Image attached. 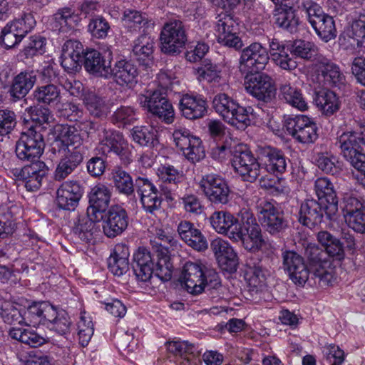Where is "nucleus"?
<instances>
[{
	"label": "nucleus",
	"instance_id": "nucleus-39",
	"mask_svg": "<svg viewBox=\"0 0 365 365\" xmlns=\"http://www.w3.org/2000/svg\"><path fill=\"white\" fill-rule=\"evenodd\" d=\"M262 165L269 173L282 174L287 169V158L281 150L270 149L264 155Z\"/></svg>",
	"mask_w": 365,
	"mask_h": 365
},
{
	"label": "nucleus",
	"instance_id": "nucleus-4",
	"mask_svg": "<svg viewBox=\"0 0 365 365\" xmlns=\"http://www.w3.org/2000/svg\"><path fill=\"white\" fill-rule=\"evenodd\" d=\"M239 220L235 230L231 232L232 237L241 240L245 249L267 251L274 249L269 240L262 235L261 228L254 215L248 209H242L238 214Z\"/></svg>",
	"mask_w": 365,
	"mask_h": 365
},
{
	"label": "nucleus",
	"instance_id": "nucleus-25",
	"mask_svg": "<svg viewBox=\"0 0 365 365\" xmlns=\"http://www.w3.org/2000/svg\"><path fill=\"white\" fill-rule=\"evenodd\" d=\"M128 225L125 210L120 206H112L103 221V230L106 236L114 237L123 233Z\"/></svg>",
	"mask_w": 365,
	"mask_h": 365
},
{
	"label": "nucleus",
	"instance_id": "nucleus-46",
	"mask_svg": "<svg viewBox=\"0 0 365 365\" xmlns=\"http://www.w3.org/2000/svg\"><path fill=\"white\" fill-rule=\"evenodd\" d=\"M9 335L12 339L34 347L38 346L46 342L43 337L30 329L14 327L10 330Z\"/></svg>",
	"mask_w": 365,
	"mask_h": 365
},
{
	"label": "nucleus",
	"instance_id": "nucleus-20",
	"mask_svg": "<svg viewBox=\"0 0 365 365\" xmlns=\"http://www.w3.org/2000/svg\"><path fill=\"white\" fill-rule=\"evenodd\" d=\"M83 195V188L76 181L63 182L56 190L58 207L66 210H74Z\"/></svg>",
	"mask_w": 365,
	"mask_h": 365
},
{
	"label": "nucleus",
	"instance_id": "nucleus-49",
	"mask_svg": "<svg viewBox=\"0 0 365 365\" xmlns=\"http://www.w3.org/2000/svg\"><path fill=\"white\" fill-rule=\"evenodd\" d=\"M198 80L208 83H218L221 78V71L219 66L205 60L196 70Z\"/></svg>",
	"mask_w": 365,
	"mask_h": 365
},
{
	"label": "nucleus",
	"instance_id": "nucleus-1",
	"mask_svg": "<svg viewBox=\"0 0 365 365\" xmlns=\"http://www.w3.org/2000/svg\"><path fill=\"white\" fill-rule=\"evenodd\" d=\"M344 252H285L284 266L295 284H304L307 281L318 282L321 286L329 285L335 279V268L344 257Z\"/></svg>",
	"mask_w": 365,
	"mask_h": 365
},
{
	"label": "nucleus",
	"instance_id": "nucleus-10",
	"mask_svg": "<svg viewBox=\"0 0 365 365\" xmlns=\"http://www.w3.org/2000/svg\"><path fill=\"white\" fill-rule=\"evenodd\" d=\"M44 141L42 135L31 127L23 132L16 144L17 158L24 161H36L42 155Z\"/></svg>",
	"mask_w": 365,
	"mask_h": 365
},
{
	"label": "nucleus",
	"instance_id": "nucleus-50",
	"mask_svg": "<svg viewBox=\"0 0 365 365\" xmlns=\"http://www.w3.org/2000/svg\"><path fill=\"white\" fill-rule=\"evenodd\" d=\"M274 16L276 24L279 26L292 33L296 31L299 24V19L292 8L278 9Z\"/></svg>",
	"mask_w": 365,
	"mask_h": 365
},
{
	"label": "nucleus",
	"instance_id": "nucleus-14",
	"mask_svg": "<svg viewBox=\"0 0 365 365\" xmlns=\"http://www.w3.org/2000/svg\"><path fill=\"white\" fill-rule=\"evenodd\" d=\"M246 91L258 100L269 101L275 97L276 87L273 79L265 73L258 71L245 76Z\"/></svg>",
	"mask_w": 365,
	"mask_h": 365
},
{
	"label": "nucleus",
	"instance_id": "nucleus-53",
	"mask_svg": "<svg viewBox=\"0 0 365 365\" xmlns=\"http://www.w3.org/2000/svg\"><path fill=\"white\" fill-rule=\"evenodd\" d=\"M152 249L155 251H175L180 249V245L172 236L168 235L164 231L160 230L157 235L150 239Z\"/></svg>",
	"mask_w": 365,
	"mask_h": 365
},
{
	"label": "nucleus",
	"instance_id": "nucleus-23",
	"mask_svg": "<svg viewBox=\"0 0 365 365\" xmlns=\"http://www.w3.org/2000/svg\"><path fill=\"white\" fill-rule=\"evenodd\" d=\"M135 187L140 202L146 212L152 213L160 207L161 198L158 196V189L151 181L145 178H138L135 180Z\"/></svg>",
	"mask_w": 365,
	"mask_h": 365
},
{
	"label": "nucleus",
	"instance_id": "nucleus-57",
	"mask_svg": "<svg viewBox=\"0 0 365 365\" xmlns=\"http://www.w3.org/2000/svg\"><path fill=\"white\" fill-rule=\"evenodd\" d=\"M314 43L304 40H296L291 46V53L303 59H310L317 53Z\"/></svg>",
	"mask_w": 365,
	"mask_h": 365
},
{
	"label": "nucleus",
	"instance_id": "nucleus-18",
	"mask_svg": "<svg viewBox=\"0 0 365 365\" xmlns=\"http://www.w3.org/2000/svg\"><path fill=\"white\" fill-rule=\"evenodd\" d=\"M269 56L266 47L255 42L245 48L240 58V69L257 72L263 70L268 63Z\"/></svg>",
	"mask_w": 365,
	"mask_h": 365
},
{
	"label": "nucleus",
	"instance_id": "nucleus-60",
	"mask_svg": "<svg viewBox=\"0 0 365 365\" xmlns=\"http://www.w3.org/2000/svg\"><path fill=\"white\" fill-rule=\"evenodd\" d=\"M318 168L326 173H336L340 167L337 158L330 153H319L317 158Z\"/></svg>",
	"mask_w": 365,
	"mask_h": 365
},
{
	"label": "nucleus",
	"instance_id": "nucleus-42",
	"mask_svg": "<svg viewBox=\"0 0 365 365\" xmlns=\"http://www.w3.org/2000/svg\"><path fill=\"white\" fill-rule=\"evenodd\" d=\"M35 100L46 105H54L61 100L60 89L53 84L38 86L34 91Z\"/></svg>",
	"mask_w": 365,
	"mask_h": 365
},
{
	"label": "nucleus",
	"instance_id": "nucleus-35",
	"mask_svg": "<svg viewBox=\"0 0 365 365\" xmlns=\"http://www.w3.org/2000/svg\"><path fill=\"white\" fill-rule=\"evenodd\" d=\"M85 68L89 73L109 78L110 76V63H106L101 53L96 50L86 52L85 56Z\"/></svg>",
	"mask_w": 365,
	"mask_h": 365
},
{
	"label": "nucleus",
	"instance_id": "nucleus-34",
	"mask_svg": "<svg viewBox=\"0 0 365 365\" xmlns=\"http://www.w3.org/2000/svg\"><path fill=\"white\" fill-rule=\"evenodd\" d=\"M36 81V75L34 71L21 72L14 78L10 89L11 96L17 99L24 97L34 87Z\"/></svg>",
	"mask_w": 365,
	"mask_h": 365
},
{
	"label": "nucleus",
	"instance_id": "nucleus-54",
	"mask_svg": "<svg viewBox=\"0 0 365 365\" xmlns=\"http://www.w3.org/2000/svg\"><path fill=\"white\" fill-rule=\"evenodd\" d=\"M9 22L12 25L14 31L19 33L23 38L34 29L36 24L31 13H24Z\"/></svg>",
	"mask_w": 365,
	"mask_h": 365
},
{
	"label": "nucleus",
	"instance_id": "nucleus-30",
	"mask_svg": "<svg viewBox=\"0 0 365 365\" xmlns=\"http://www.w3.org/2000/svg\"><path fill=\"white\" fill-rule=\"evenodd\" d=\"M316 69L324 83L328 86H339L344 81V76L339 67L329 59L320 56L316 63Z\"/></svg>",
	"mask_w": 365,
	"mask_h": 365
},
{
	"label": "nucleus",
	"instance_id": "nucleus-29",
	"mask_svg": "<svg viewBox=\"0 0 365 365\" xmlns=\"http://www.w3.org/2000/svg\"><path fill=\"white\" fill-rule=\"evenodd\" d=\"M182 277L188 292L197 294L204 290L202 264L187 262L183 267Z\"/></svg>",
	"mask_w": 365,
	"mask_h": 365
},
{
	"label": "nucleus",
	"instance_id": "nucleus-12",
	"mask_svg": "<svg viewBox=\"0 0 365 365\" xmlns=\"http://www.w3.org/2000/svg\"><path fill=\"white\" fill-rule=\"evenodd\" d=\"M257 215L261 225L272 235L279 233L287 227L283 213L274 201H260L257 206Z\"/></svg>",
	"mask_w": 365,
	"mask_h": 365
},
{
	"label": "nucleus",
	"instance_id": "nucleus-62",
	"mask_svg": "<svg viewBox=\"0 0 365 365\" xmlns=\"http://www.w3.org/2000/svg\"><path fill=\"white\" fill-rule=\"evenodd\" d=\"M348 35L356 41L359 46L365 42V15H360L348 29Z\"/></svg>",
	"mask_w": 365,
	"mask_h": 365
},
{
	"label": "nucleus",
	"instance_id": "nucleus-22",
	"mask_svg": "<svg viewBox=\"0 0 365 365\" xmlns=\"http://www.w3.org/2000/svg\"><path fill=\"white\" fill-rule=\"evenodd\" d=\"M207 107L206 99L198 94H185L179 103L182 115L189 120L203 118L207 112Z\"/></svg>",
	"mask_w": 365,
	"mask_h": 365
},
{
	"label": "nucleus",
	"instance_id": "nucleus-5",
	"mask_svg": "<svg viewBox=\"0 0 365 365\" xmlns=\"http://www.w3.org/2000/svg\"><path fill=\"white\" fill-rule=\"evenodd\" d=\"M212 105L225 122L240 130H245L257 119V113L252 106H242L225 93L217 94Z\"/></svg>",
	"mask_w": 365,
	"mask_h": 365
},
{
	"label": "nucleus",
	"instance_id": "nucleus-48",
	"mask_svg": "<svg viewBox=\"0 0 365 365\" xmlns=\"http://www.w3.org/2000/svg\"><path fill=\"white\" fill-rule=\"evenodd\" d=\"M129 252H111L108 259L109 270L115 276L120 277L129 269Z\"/></svg>",
	"mask_w": 365,
	"mask_h": 365
},
{
	"label": "nucleus",
	"instance_id": "nucleus-16",
	"mask_svg": "<svg viewBox=\"0 0 365 365\" xmlns=\"http://www.w3.org/2000/svg\"><path fill=\"white\" fill-rule=\"evenodd\" d=\"M187 41L182 23L171 21L165 24L161 34V49L166 53H175L180 51Z\"/></svg>",
	"mask_w": 365,
	"mask_h": 365
},
{
	"label": "nucleus",
	"instance_id": "nucleus-58",
	"mask_svg": "<svg viewBox=\"0 0 365 365\" xmlns=\"http://www.w3.org/2000/svg\"><path fill=\"white\" fill-rule=\"evenodd\" d=\"M220 268L228 273L236 272L239 264L236 252H215Z\"/></svg>",
	"mask_w": 365,
	"mask_h": 365
},
{
	"label": "nucleus",
	"instance_id": "nucleus-44",
	"mask_svg": "<svg viewBox=\"0 0 365 365\" xmlns=\"http://www.w3.org/2000/svg\"><path fill=\"white\" fill-rule=\"evenodd\" d=\"M73 232L82 241L87 243H93L94 235L97 232V227L96 223L89 217L83 216L76 221Z\"/></svg>",
	"mask_w": 365,
	"mask_h": 365
},
{
	"label": "nucleus",
	"instance_id": "nucleus-21",
	"mask_svg": "<svg viewBox=\"0 0 365 365\" xmlns=\"http://www.w3.org/2000/svg\"><path fill=\"white\" fill-rule=\"evenodd\" d=\"M314 190L329 218H332L338 212V200L332 182L327 178H317Z\"/></svg>",
	"mask_w": 365,
	"mask_h": 365
},
{
	"label": "nucleus",
	"instance_id": "nucleus-41",
	"mask_svg": "<svg viewBox=\"0 0 365 365\" xmlns=\"http://www.w3.org/2000/svg\"><path fill=\"white\" fill-rule=\"evenodd\" d=\"M83 103L89 113L95 117L101 118L106 115L108 106L106 101L93 92H88L83 96Z\"/></svg>",
	"mask_w": 365,
	"mask_h": 365
},
{
	"label": "nucleus",
	"instance_id": "nucleus-6",
	"mask_svg": "<svg viewBox=\"0 0 365 365\" xmlns=\"http://www.w3.org/2000/svg\"><path fill=\"white\" fill-rule=\"evenodd\" d=\"M319 247L311 238L299 234L294 241L297 250L312 251L318 248L324 251H344L345 250L356 249L354 236L349 233H344L341 240H339L327 231H321L317 235Z\"/></svg>",
	"mask_w": 365,
	"mask_h": 365
},
{
	"label": "nucleus",
	"instance_id": "nucleus-40",
	"mask_svg": "<svg viewBox=\"0 0 365 365\" xmlns=\"http://www.w3.org/2000/svg\"><path fill=\"white\" fill-rule=\"evenodd\" d=\"M212 227L219 233H227L235 230L237 219L230 212L216 211L210 218Z\"/></svg>",
	"mask_w": 365,
	"mask_h": 365
},
{
	"label": "nucleus",
	"instance_id": "nucleus-38",
	"mask_svg": "<svg viewBox=\"0 0 365 365\" xmlns=\"http://www.w3.org/2000/svg\"><path fill=\"white\" fill-rule=\"evenodd\" d=\"M122 24L128 31L136 33L148 28L150 21L145 14L135 9H128L123 11Z\"/></svg>",
	"mask_w": 365,
	"mask_h": 365
},
{
	"label": "nucleus",
	"instance_id": "nucleus-26",
	"mask_svg": "<svg viewBox=\"0 0 365 365\" xmlns=\"http://www.w3.org/2000/svg\"><path fill=\"white\" fill-rule=\"evenodd\" d=\"M313 102L321 113L327 117L334 115L341 107L340 97L329 89H322L316 91Z\"/></svg>",
	"mask_w": 365,
	"mask_h": 365
},
{
	"label": "nucleus",
	"instance_id": "nucleus-45",
	"mask_svg": "<svg viewBox=\"0 0 365 365\" xmlns=\"http://www.w3.org/2000/svg\"><path fill=\"white\" fill-rule=\"evenodd\" d=\"M131 135L133 141L141 146H154L158 143V131L152 126H135Z\"/></svg>",
	"mask_w": 365,
	"mask_h": 365
},
{
	"label": "nucleus",
	"instance_id": "nucleus-59",
	"mask_svg": "<svg viewBox=\"0 0 365 365\" xmlns=\"http://www.w3.org/2000/svg\"><path fill=\"white\" fill-rule=\"evenodd\" d=\"M181 151L187 160L193 163L200 161L205 155L202 141L197 137L191 139L190 145L185 146Z\"/></svg>",
	"mask_w": 365,
	"mask_h": 365
},
{
	"label": "nucleus",
	"instance_id": "nucleus-11",
	"mask_svg": "<svg viewBox=\"0 0 365 365\" xmlns=\"http://www.w3.org/2000/svg\"><path fill=\"white\" fill-rule=\"evenodd\" d=\"M288 133L302 143H312L318 138V128L314 120L305 115L288 117L284 122Z\"/></svg>",
	"mask_w": 365,
	"mask_h": 365
},
{
	"label": "nucleus",
	"instance_id": "nucleus-28",
	"mask_svg": "<svg viewBox=\"0 0 365 365\" xmlns=\"http://www.w3.org/2000/svg\"><path fill=\"white\" fill-rule=\"evenodd\" d=\"M324 211L321 202L307 199L300 206L298 220L304 226L313 228L322 221Z\"/></svg>",
	"mask_w": 365,
	"mask_h": 365
},
{
	"label": "nucleus",
	"instance_id": "nucleus-13",
	"mask_svg": "<svg viewBox=\"0 0 365 365\" xmlns=\"http://www.w3.org/2000/svg\"><path fill=\"white\" fill-rule=\"evenodd\" d=\"M199 186L207 198L214 204L225 205L230 200V187L226 180L219 175L210 173L203 175Z\"/></svg>",
	"mask_w": 365,
	"mask_h": 365
},
{
	"label": "nucleus",
	"instance_id": "nucleus-24",
	"mask_svg": "<svg viewBox=\"0 0 365 365\" xmlns=\"http://www.w3.org/2000/svg\"><path fill=\"white\" fill-rule=\"evenodd\" d=\"M16 173L19 179L25 182L27 190L34 191L41 187L43 179L48 173V169L43 162L37 161L16 170Z\"/></svg>",
	"mask_w": 365,
	"mask_h": 365
},
{
	"label": "nucleus",
	"instance_id": "nucleus-2",
	"mask_svg": "<svg viewBox=\"0 0 365 365\" xmlns=\"http://www.w3.org/2000/svg\"><path fill=\"white\" fill-rule=\"evenodd\" d=\"M53 135L60 158L54 178L60 181L71 174L83 161L82 140L76 130L66 127L53 128Z\"/></svg>",
	"mask_w": 365,
	"mask_h": 365
},
{
	"label": "nucleus",
	"instance_id": "nucleus-32",
	"mask_svg": "<svg viewBox=\"0 0 365 365\" xmlns=\"http://www.w3.org/2000/svg\"><path fill=\"white\" fill-rule=\"evenodd\" d=\"M291 48L277 39L269 42V53L272 61L284 70H292L297 67V63L289 54Z\"/></svg>",
	"mask_w": 365,
	"mask_h": 365
},
{
	"label": "nucleus",
	"instance_id": "nucleus-3",
	"mask_svg": "<svg viewBox=\"0 0 365 365\" xmlns=\"http://www.w3.org/2000/svg\"><path fill=\"white\" fill-rule=\"evenodd\" d=\"M0 316L8 324L37 327L47 322L54 314V307L46 302H34L24 314L9 301H0Z\"/></svg>",
	"mask_w": 365,
	"mask_h": 365
},
{
	"label": "nucleus",
	"instance_id": "nucleus-9",
	"mask_svg": "<svg viewBox=\"0 0 365 365\" xmlns=\"http://www.w3.org/2000/svg\"><path fill=\"white\" fill-rule=\"evenodd\" d=\"M232 166L245 181L254 182L261 176V166L252 152L244 145L235 148Z\"/></svg>",
	"mask_w": 365,
	"mask_h": 365
},
{
	"label": "nucleus",
	"instance_id": "nucleus-15",
	"mask_svg": "<svg viewBox=\"0 0 365 365\" xmlns=\"http://www.w3.org/2000/svg\"><path fill=\"white\" fill-rule=\"evenodd\" d=\"M342 212L349 228L358 233H365V205L363 201L346 194L342 202Z\"/></svg>",
	"mask_w": 365,
	"mask_h": 365
},
{
	"label": "nucleus",
	"instance_id": "nucleus-27",
	"mask_svg": "<svg viewBox=\"0 0 365 365\" xmlns=\"http://www.w3.org/2000/svg\"><path fill=\"white\" fill-rule=\"evenodd\" d=\"M137 68L130 61L125 59L117 61L113 67H110V76L120 86L133 87L138 80Z\"/></svg>",
	"mask_w": 365,
	"mask_h": 365
},
{
	"label": "nucleus",
	"instance_id": "nucleus-63",
	"mask_svg": "<svg viewBox=\"0 0 365 365\" xmlns=\"http://www.w3.org/2000/svg\"><path fill=\"white\" fill-rule=\"evenodd\" d=\"M302 6L312 26L316 25L317 22L326 14L322 7L312 0H303Z\"/></svg>",
	"mask_w": 365,
	"mask_h": 365
},
{
	"label": "nucleus",
	"instance_id": "nucleus-31",
	"mask_svg": "<svg viewBox=\"0 0 365 365\" xmlns=\"http://www.w3.org/2000/svg\"><path fill=\"white\" fill-rule=\"evenodd\" d=\"M178 232L181 239L192 249L197 251L207 249L208 243L206 239L190 222H181L178 227Z\"/></svg>",
	"mask_w": 365,
	"mask_h": 365
},
{
	"label": "nucleus",
	"instance_id": "nucleus-7",
	"mask_svg": "<svg viewBox=\"0 0 365 365\" xmlns=\"http://www.w3.org/2000/svg\"><path fill=\"white\" fill-rule=\"evenodd\" d=\"M97 150L102 155L115 153L125 165L130 164L133 160L134 148L118 131L104 129L100 135Z\"/></svg>",
	"mask_w": 365,
	"mask_h": 365
},
{
	"label": "nucleus",
	"instance_id": "nucleus-64",
	"mask_svg": "<svg viewBox=\"0 0 365 365\" xmlns=\"http://www.w3.org/2000/svg\"><path fill=\"white\" fill-rule=\"evenodd\" d=\"M46 39L38 35L30 37L29 41L24 48V53L27 57L43 54L46 51Z\"/></svg>",
	"mask_w": 365,
	"mask_h": 365
},
{
	"label": "nucleus",
	"instance_id": "nucleus-52",
	"mask_svg": "<svg viewBox=\"0 0 365 365\" xmlns=\"http://www.w3.org/2000/svg\"><path fill=\"white\" fill-rule=\"evenodd\" d=\"M48 326L59 334L63 335L69 331L71 322L65 311H57L54 307V314L51 318L47 319Z\"/></svg>",
	"mask_w": 365,
	"mask_h": 365
},
{
	"label": "nucleus",
	"instance_id": "nucleus-19",
	"mask_svg": "<svg viewBox=\"0 0 365 365\" xmlns=\"http://www.w3.org/2000/svg\"><path fill=\"white\" fill-rule=\"evenodd\" d=\"M339 143L343 156L352 166L365 160V154L363 153V145L365 140L356 132L347 131L339 137Z\"/></svg>",
	"mask_w": 365,
	"mask_h": 365
},
{
	"label": "nucleus",
	"instance_id": "nucleus-61",
	"mask_svg": "<svg viewBox=\"0 0 365 365\" xmlns=\"http://www.w3.org/2000/svg\"><path fill=\"white\" fill-rule=\"evenodd\" d=\"M266 271L258 266L249 267V270L246 272L245 279L248 284L253 288L260 289L265 285L266 283Z\"/></svg>",
	"mask_w": 365,
	"mask_h": 365
},
{
	"label": "nucleus",
	"instance_id": "nucleus-17",
	"mask_svg": "<svg viewBox=\"0 0 365 365\" xmlns=\"http://www.w3.org/2000/svg\"><path fill=\"white\" fill-rule=\"evenodd\" d=\"M215 26V36L217 42L225 46L240 49L242 41L238 36L237 24L227 14H220Z\"/></svg>",
	"mask_w": 365,
	"mask_h": 365
},
{
	"label": "nucleus",
	"instance_id": "nucleus-37",
	"mask_svg": "<svg viewBox=\"0 0 365 365\" xmlns=\"http://www.w3.org/2000/svg\"><path fill=\"white\" fill-rule=\"evenodd\" d=\"M279 93L282 98L289 105L300 111H306L309 108V105L306 98L304 97L302 91L296 86L285 83L279 88Z\"/></svg>",
	"mask_w": 365,
	"mask_h": 365
},
{
	"label": "nucleus",
	"instance_id": "nucleus-47",
	"mask_svg": "<svg viewBox=\"0 0 365 365\" xmlns=\"http://www.w3.org/2000/svg\"><path fill=\"white\" fill-rule=\"evenodd\" d=\"M110 196V190L106 185L99 183L91 189L88 194L89 203L101 209H107Z\"/></svg>",
	"mask_w": 365,
	"mask_h": 365
},
{
	"label": "nucleus",
	"instance_id": "nucleus-55",
	"mask_svg": "<svg viewBox=\"0 0 365 365\" xmlns=\"http://www.w3.org/2000/svg\"><path fill=\"white\" fill-rule=\"evenodd\" d=\"M112 178L115 188L119 192L126 195H131L133 191V182L128 173L121 169L114 170L112 173Z\"/></svg>",
	"mask_w": 365,
	"mask_h": 365
},
{
	"label": "nucleus",
	"instance_id": "nucleus-56",
	"mask_svg": "<svg viewBox=\"0 0 365 365\" xmlns=\"http://www.w3.org/2000/svg\"><path fill=\"white\" fill-rule=\"evenodd\" d=\"M155 172L159 180L163 182L176 184L183 178L182 173L171 165H160Z\"/></svg>",
	"mask_w": 365,
	"mask_h": 365
},
{
	"label": "nucleus",
	"instance_id": "nucleus-36",
	"mask_svg": "<svg viewBox=\"0 0 365 365\" xmlns=\"http://www.w3.org/2000/svg\"><path fill=\"white\" fill-rule=\"evenodd\" d=\"M81 20V18L78 14H75L70 9L65 8L53 15L51 26L54 31L66 33L76 26Z\"/></svg>",
	"mask_w": 365,
	"mask_h": 365
},
{
	"label": "nucleus",
	"instance_id": "nucleus-43",
	"mask_svg": "<svg viewBox=\"0 0 365 365\" xmlns=\"http://www.w3.org/2000/svg\"><path fill=\"white\" fill-rule=\"evenodd\" d=\"M155 275L163 282H168L172 277L173 264L168 252H153Z\"/></svg>",
	"mask_w": 365,
	"mask_h": 365
},
{
	"label": "nucleus",
	"instance_id": "nucleus-8",
	"mask_svg": "<svg viewBox=\"0 0 365 365\" xmlns=\"http://www.w3.org/2000/svg\"><path fill=\"white\" fill-rule=\"evenodd\" d=\"M138 101L144 110L162 119L166 123L170 124L173 122L175 110L162 91H147L138 96Z\"/></svg>",
	"mask_w": 365,
	"mask_h": 365
},
{
	"label": "nucleus",
	"instance_id": "nucleus-33",
	"mask_svg": "<svg viewBox=\"0 0 365 365\" xmlns=\"http://www.w3.org/2000/svg\"><path fill=\"white\" fill-rule=\"evenodd\" d=\"M154 38L148 34L140 36L133 42V52L139 62L145 66L153 62Z\"/></svg>",
	"mask_w": 365,
	"mask_h": 365
},
{
	"label": "nucleus",
	"instance_id": "nucleus-51",
	"mask_svg": "<svg viewBox=\"0 0 365 365\" xmlns=\"http://www.w3.org/2000/svg\"><path fill=\"white\" fill-rule=\"evenodd\" d=\"M312 27L317 35L326 42L334 38L336 35L334 21L327 14L324 15Z\"/></svg>",
	"mask_w": 365,
	"mask_h": 365
}]
</instances>
